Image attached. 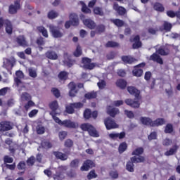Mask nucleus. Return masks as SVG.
<instances>
[{"mask_svg":"<svg viewBox=\"0 0 180 180\" xmlns=\"http://www.w3.org/2000/svg\"><path fill=\"white\" fill-rule=\"evenodd\" d=\"M126 150H127V143L126 142H122L118 147L120 154H123Z\"/></svg>","mask_w":180,"mask_h":180,"instance_id":"58836bf2","label":"nucleus"},{"mask_svg":"<svg viewBox=\"0 0 180 180\" xmlns=\"http://www.w3.org/2000/svg\"><path fill=\"white\" fill-rule=\"evenodd\" d=\"M62 126L68 127V129H77V124H75V122L70 120H63L62 122Z\"/></svg>","mask_w":180,"mask_h":180,"instance_id":"412c9836","label":"nucleus"},{"mask_svg":"<svg viewBox=\"0 0 180 180\" xmlns=\"http://www.w3.org/2000/svg\"><path fill=\"white\" fill-rule=\"evenodd\" d=\"M110 22L117 27H123L124 26V21L119 18L112 19Z\"/></svg>","mask_w":180,"mask_h":180,"instance_id":"bb28decb","label":"nucleus"},{"mask_svg":"<svg viewBox=\"0 0 180 180\" xmlns=\"http://www.w3.org/2000/svg\"><path fill=\"white\" fill-rule=\"evenodd\" d=\"M172 131H174V127L172 124H167L165 129V133L171 134Z\"/></svg>","mask_w":180,"mask_h":180,"instance_id":"5fc2aeb1","label":"nucleus"},{"mask_svg":"<svg viewBox=\"0 0 180 180\" xmlns=\"http://www.w3.org/2000/svg\"><path fill=\"white\" fill-rule=\"evenodd\" d=\"M148 139L150 141H151V140H157V132H151L150 135H148Z\"/></svg>","mask_w":180,"mask_h":180,"instance_id":"774afa93","label":"nucleus"},{"mask_svg":"<svg viewBox=\"0 0 180 180\" xmlns=\"http://www.w3.org/2000/svg\"><path fill=\"white\" fill-rule=\"evenodd\" d=\"M37 30L39 33H41L44 37H46V38L49 37V32H47V30L44 27L39 26L37 27Z\"/></svg>","mask_w":180,"mask_h":180,"instance_id":"e433bc0d","label":"nucleus"},{"mask_svg":"<svg viewBox=\"0 0 180 180\" xmlns=\"http://www.w3.org/2000/svg\"><path fill=\"white\" fill-rule=\"evenodd\" d=\"M130 159L134 164H139V162H144L146 161V158L143 156H139V158L133 156Z\"/></svg>","mask_w":180,"mask_h":180,"instance_id":"f704fd0d","label":"nucleus"},{"mask_svg":"<svg viewBox=\"0 0 180 180\" xmlns=\"http://www.w3.org/2000/svg\"><path fill=\"white\" fill-rule=\"evenodd\" d=\"M95 178H98V174L95 172V169H93L89 172L87 174V179L91 180Z\"/></svg>","mask_w":180,"mask_h":180,"instance_id":"8fccbe9b","label":"nucleus"},{"mask_svg":"<svg viewBox=\"0 0 180 180\" xmlns=\"http://www.w3.org/2000/svg\"><path fill=\"white\" fill-rule=\"evenodd\" d=\"M69 19L70 20L66 21L65 23V29H70L71 27V25L72 26H78L79 25V20L78 19V15L75 13H71L69 15Z\"/></svg>","mask_w":180,"mask_h":180,"instance_id":"20e7f679","label":"nucleus"},{"mask_svg":"<svg viewBox=\"0 0 180 180\" xmlns=\"http://www.w3.org/2000/svg\"><path fill=\"white\" fill-rule=\"evenodd\" d=\"M34 106H36V103H34L33 101L30 100L27 102V103L25 104L24 108L26 112H28L31 108H34Z\"/></svg>","mask_w":180,"mask_h":180,"instance_id":"4c0bfd02","label":"nucleus"},{"mask_svg":"<svg viewBox=\"0 0 180 180\" xmlns=\"http://www.w3.org/2000/svg\"><path fill=\"white\" fill-rule=\"evenodd\" d=\"M158 53L160 56H168V54H169V49L167 46L160 47L158 50Z\"/></svg>","mask_w":180,"mask_h":180,"instance_id":"a878e982","label":"nucleus"},{"mask_svg":"<svg viewBox=\"0 0 180 180\" xmlns=\"http://www.w3.org/2000/svg\"><path fill=\"white\" fill-rule=\"evenodd\" d=\"M97 86L99 89H105V86H106V82L105 80H101L97 83Z\"/></svg>","mask_w":180,"mask_h":180,"instance_id":"338daca9","label":"nucleus"},{"mask_svg":"<svg viewBox=\"0 0 180 180\" xmlns=\"http://www.w3.org/2000/svg\"><path fill=\"white\" fill-rule=\"evenodd\" d=\"M78 167H79V159H75L70 162V168H78Z\"/></svg>","mask_w":180,"mask_h":180,"instance_id":"49530a36","label":"nucleus"},{"mask_svg":"<svg viewBox=\"0 0 180 180\" xmlns=\"http://www.w3.org/2000/svg\"><path fill=\"white\" fill-rule=\"evenodd\" d=\"M72 105L74 109H81V108H84V103L81 102L72 103Z\"/></svg>","mask_w":180,"mask_h":180,"instance_id":"69168bd1","label":"nucleus"},{"mask_svg":"<svg viewBox=\"0 0 180 180\" xmlns=\"http://www.w3.org/2000/svg\"><path fill=\"white\" fill-rule=\"evenodd\" d=\"M83 68L84 70H94L95 68V63H91L92 60L89 58H83L82 59Z\"/></svg>","mask_w":180,"mask_h":180,"instance_id":"9d476101","label":"nucleus"},{"mask_svg":"<svg viewBox=\"0 0 180 180\" xmlns=\"http://www.w3.org/2000/svg\"><path fill=\"white\" fill-rule=\"evenodd\" d=\"M80 128L83 131H88L89 136L91 137H99V134L96 131V129L89 123L82 124Z\"/></svg>","mask_w":180,"mask_h":180,"instance_id":"7ed1b4c3","label":"nucleus"},{"mask_svg":"<svg viewBox=\"0 0 180 180\" xmlns=\"http://www.w3.org/2000/svg\"><path fill=\"white\" fill-rule=\"evenodd\" d=\"M93 12L94 15H98V16H104L105 15L103 10H102V8L101 7H95L93 10Z\"/></svg>","mask_w":180,"mask_h":180,"instance_id":"a19ab883","label":"nucleus"},{"mask_svg":"<svg viewBox=\"0 0 180 180\" xmlns=\"http://www.w3.org/2000/svg\"><path fill=\"white\" fill-rule=\"evenodd\" d=\"M68 75L70 74L67 71H60L59 74L58 75V77L59 79L60 82H65L67 79H68Z\"/></svg>","mask_w":180,"mask_h":180,"instance_id":"5701e85b","label":"nucleus"},{"mask_svg":"<svg viewBox=\"0 0 180 180\" xmlns=\"http://www.w3.org/2000/svg\"><path fill=\"white\" fill-rule=\"evenodd\" d=\"M176 151H178V146L174 145L169 150L165 153V155H166V157H169V155H174V154H175Z\"/></svg>","mask_w":180,"mask_h":180,"instance_id":"7c9ffc66","label":"nucleus"},{"mask_svg":"<svg viewBox=\"0 0 180 180\" xmlns=\"http://www.w3.org/2000/svg\"><path fill=\"white\" fill-rule=\"evenodd\" d=\"M104 124L107 130H113V129H117V127H119L116 122L110 117H107L104 120Z\"/></svg>","mask_w":180,"mask_h":180,"instance_id":"423d86ee","label":"nucleus"},{"mask_svg":"<svg viewBox=\"0 0 180 180\" xmlns=\"http://www.w3.org/2000/svg\"><path fill=\"white\" fill-rule=\"evenodd\" d=\"M57 115H58V113L56 112L53 114H51V116H52V119H53L56 123H58V124H59L60 126H63V121H61V120H60V118L57 117Z\"/></svg>","mask_w":180,"mask_h":180,"instance_id":"a18cd8bd","label":"nucleus"},{"mask_svg":"<svg viewBox=\"0 0 180 180\" xmlns=\"http://www.w3.org/2000/svg\"><path fill=\"white\" fill-rule=\"evenodd\" d=\"M150 60L154 61V63H158V64H160V65H162V64H164V60H162V57L156 53H153L150 56Z\"/></svg>","mask_w":180,"mask_h":180,"instance_id":"aec40b11","label":"nucleus"},{"mask_svg":"<svg viewBox=\"0 0 180 180\" xmlns=\"http://www.w3.org/2000/svg\"><path fill=\"white\" fill-rule=\"evenodd\" d=\"M153 9L155 11H157V12H164V11H165V8L164 7V6L159 2H156L154 4Z\"/></svg>","mask_w":180,"mask_h":180,"instance_id":"473e14b6","label":"nucleus"},{"mask_svg":"<svg viewBox=\"0 0 180 180\" xmlns=\"http://www.w3.org/2000/svg\"><path fill=\"white\" fill-rule=\"evenodd\" d=\"M34 156H31L27 160V164L30 167H33L34 165Z\"/></svg>","mask_w":180,"mask_h":180,"instance_id":"680f3d73","label":"nucleus"},{"mask_svg":"<svg viewBox=\"0 0 180 180\" xmlns=\"http://www.w3.org/2000/svg\"><path fill=\"white\" fill-rule=\"evenodd\" d=\"M126 169L128 172H133L134 171V163L131 161V159L127 162Z\"/></svg>","mask_w":180,"mask_h":180,"instance_id":"c9c22d12","label":"nucleus"},{"mask_svg":"<svg viewBox=\"0 0 180 180\" xmlns=\"http://www.w3.org/2000/svg\"><path fill=\"white\" fill-rule=\"evenodd\" d=\"M50 32L55 39H60V37H63L64 36V34L60 31V28L56 26H51L50 27Z\"/></svg>","mask_w":180,"mask_h":180,"instance_id":"9b49d317","label":"nucleus"},{"mask_svg":"<svg viewBox=\"0 0 180 180\" xmlns=\"http://www.w3.org/2000/svg\"><path fill=\"white\" fill-rule=\"evenodd\" d=\"M113 9L114 11H116V12H117L118 15H120V16H123V15H125L127 12L126 8H124L123 6H119L117 3H114Z\"/></svg>","mask_w":180,"mask_h":180,"instance_id":"6ab92c4d","label":"nucleus"},{"mask_svg":"<svg viewBox=\"0 0 180 180\" xmlns=\"http://www.w3.org/2000/svg\"><path fill=\"white\" fill-rule=\"evenodd\" d=\"M63 65L68 67V68H71L75 64V60L72 59L71 56L68 53L63 54Z\"/></svg>","mask_w":180,"mask_h":180,"instance_id":"0eeeda50","label":"nucleus"},{"mask_svg":"<svg viewBox=\"0 0 180 180\" xmlns=\"http://www.w3.org/2000/svg\"><path fill=\"white\" fill-rule=\"evenodd\" d=\"M15 64H16V59L12 57L11 58V59H6V62L4 63V65L6 68H12L13 67H15Z\"/></svg>","mask_w":180,"mask_h":180,"instance_id":"4be33fe9","label":"nucleus"},{"mask_svg":"<svg viewBox=\"0 0 180 180\" xmlns=\"http://www.w3.org/2000/svg\"><path fill=\"white\" fill-rule=\"evenodd\" d=\"M98 96V93L96 91H90L84 94V98L88 100L91 99H96V97Z\"/></svg>","mask_w":180,"mask_h":180,"instance_id":"2f4dec72","label":"nucleus"},{"mask_svg":"<svg viewBox=\"0 0 180 180\" xmlns=\"http://www.w3.org/2000/svg\"><path fill=\"white\" fill-rule=\"evenodd\" d=\"M67 136H68V133L65 131H60L58 134L59 139L61 141H63V140H65Z\"/></svg>","mask_w":180,"mask_h":180,"instance_id":"bf43d9fd","label":"nucleus"},{"mask_svg":"<svg viewBox=\"0 0 180 180\" xmlns=\"http://www.w3.org/2000/svg\"><path fill=\"white\" fill-rule=\"evenodd\" d=\"M122 60L125 63V64H133L136 59L131 56H124L122 57Z\"/></svg>","mask_w":180,"mask_h":180,"instance_id":"72a5a7b5","label":"nucleus"},{"mask_svg":"<svg viewBox=\"0 0 180 180\" xmlns=\"http://www.w3.org/2000/svg\"><path fill=\"white\" fill-rule=\"evenodd\" d=\"M83 23L89 29H95V27H96V23L91 19H85Z\"/></svg>","mask_w":180,"mask_h":180,"instance_id":"b1692460","label":"nucleus"},{"mask_svg":"<svg viewBox=\"0 0 180 180\" xmlns=\"http://www.w3.org/2000/svg\"><path fill=\"white\" fill-rule=\"evenodd\" d=\"M140 121L144 126H150V127H158L159 126L165 124V119L164 118H157L153 121L150 117H141Z\"/></svg>","mask_w":180,"mask_h":180,"instance_id":"f03ea898","label":"nucleus"},{"mask_svg":"<svg viewBox=\"0 0 180 180\" xmlns=\"http://www.w3.org/2000/svg\"><path fill=\"white\" fill-rule=\"evenodd\" d=\"M131 43H134L132 44V48L134 50H136L137 49H140L141 46H143V44L140 41V35H136L134 38H130Z\"/></svg>","mask_w":180,"mask_h":180,"instance_id":"f8f14e48","label":"nucleus"},{"mask_svg":"<svg viewBox=\"0 0 180 180\" xmlns=\"http://www.w3.org/2000/svg\"><path fill=\"white\" fill-rule=\"evenodd\" d=\"M143 153H144V148H143L142 147H139L136 149H135L131 155H141V154H143Z\"/></svg>","mask_w":180,"mask_h":180,"instance_id":"09e8293b","label":"nucleus"},{"mask_svg":"<svg viewBox=\"0 0 180 180\" xmlns=\"http://www.w3.org/2000/svg\"><path fill=\"white\" fill-rule=\"evenodd\" d=\"M13 127L9 121H1L0 122V131H9L12 130Z\"/></svg>","mask_w":180,"mask_h":180,"instance_id":"2eb2a0df","label":"nucleus"},{"mask_svg":"<svg viewBox=\"0 0 180 180\" xmlns=\"http://www.w3.org/2000/svg\"><path fill=\"white\" fill-rule=\"evenodd\" d=\"M21 98L29 102V101H32V96L27 92H24L21 94Z\"/></svg>","mask_w":180,"mask_h":180,"instance_id":"6e6d98bb","label":"nucleus"},{"mask_svg":"<svg viewBox=\"0 0 180 180\" xmlns=\"http://www.w3.org/2000/svg\"><path fill=\"white\" fill-rule=\"evenodd\" d=\"M82 12H83V13H91L92 11L90 10L89 8H88V6H86V4H85V3H83L82 7Z\"/></svg>","mask_w":180,"mask_h":180,"instance_id":"052dcab7","label":"nucleus"},{"mask_svg":"<svg viewBox=\"0 0 180 180\" xmlns=\"http://www.w3.org/2000/svg\"><path fill=\"white\" fill-rule=\"evenodd\" d=\"M105 47L107 48H111V49H115V47H119V43L113 41H108L105 44Z\"/></svg>","mask_w":180,"mask_h":180,"instance_id":"c03bdc74","label":"nucleus"},{"mask_svg":"<svg viewBox=\"0 0 180 180\" xmlns=\"http://www.w3.org/2000/svg\"><path fill=\"white\" fill-rule=\"evenodd\" d=\"M5 25L6 33H7L8 34H12V33H13V26L12 25V22L7 20L5 21Z\"/></svg>","mask_w":180,"mask_h":180,"instance_id":"393cba45","label":"nucleus"},{"mask_svg":"<svg viewBox=\"0 0 180 180\" xmlns=\"http://www.w3.org/2000/svg\"><path fill=\"white\" fill-rule=\"evenodd\" d=\"M70 151L66 152V153H63L60 151L53 152V155L58 160H60V161H67L68 160V155H70Z\"/></svg>","mask_w":180,"mask_h":180,"instance_id":"dca6fc26","label":"nucleus"},{"mask_svg":"<svg viewBox=\"0 0 180 180\" xmlns=\"http://www.w3.org/2000/svg\"><path fill=\"white\" fill-rule=\"evenodd\" d=\"M95 167V162L91 160H86L84 162L83 165L80 167L81 171H89L90 168Z\"/></svg>","mask_w":180,"mask_h":180,"instance_id":"4468645a","label":"nucleus"},{"mask_svg":"<svg viewBox=\"0 0 180 180\" xmlns=\"http://www.w3.org/2000/svg\"><path fill=\"white\" fill-rule=\"evenodd\" d=\"M45 56L49 60H57V58H58V56L57 55V53H56V52H54L53 51H48L45 53Z\"/></svg>","mask_w":180,"mask_h":180,"instance_id":"cd10ccee","label":"nucleus"},{"mask_svg":"<svg viewBox=\"0 0 180 180\" xmlns=\"http://www.w3.org/2000/svg\"><path fill=\"white\" fill-rule=\"evenodd\" d=\"M49 106L51 110V112H50V115L57 113V110H58V108H60V106L58 105V101H57V100H55V101L51 102L49 104Z\"/></svg>","mask_w":180,"mask_h":180,"instance_id":"a211bd4d","label":"nucleus"},{"mask_svg":"<svg viewBox=\"0 0 180 180\" xmlns=\"http://www.w3.org/2000/svg\"><path fill=\"white\" fill-rule=\"evenodd\" d=\"M105 25H98L96 28V32L97 33H99V34H101V33H103L105 30Z\"/></svg>","mask_w":180,"mask_h":180,"instance_id":"4d7b16f0","label":"nucleus"},{"mask_svg":"<svg viewBox=\"0 0 180 180\" xmlns=\"http://www.w3.org/2000/svg\"><path fill=\"white\" fill-rule=\"evenodd\" d=\"M15 41L20 47H29V44L24 35H20L15 38Z\"/></svg>","mask_w":180,"mask_h":180,"instance_id":"ddd939ff","label":"nucleus"},{"mask_svg":"<svg viewBox=\"0 0 180 180\" xmlns=\"http://www.w3.org/2000/svg\"><path fill=\"white\" fill-rule=\"evenodd\" d=\"M64 171H67V167L65 166L59 167L58 169L56 172V174L53 175V179L54 180L64 179Z\"/></svg>","mask_w":180,"mask_h":180,"instance_id":"6e6552de","label":"nucleus"},{"mask_svg":"<svg viewBox=\"0 0 180 180\" xmlns=\"http://www.w3.org/2000/svg\"><path fill=\"white\" fill-rule=\"evenodd\" d=\"M75 57H80L82 56V49H81V46L77 45L76 50L73 53Z\"/></svg>","mask_w":180,"mask_h":180,"instance_id":"3c124183","label":"nucleus"},{"mask_svg":"<svg viewBox=\"0 0 180 180\" xmlns=\"http://www.w3.org/2000/svg\"><path fill=\"white\" fill-rule=\"evenodd\" d=\"M51 91L55 98H60L61 96V93L58 89L53 87Z\"/></svg>","mask_w":180,"mask_h":180,"instance_id":"603ef678","label":"nucleus"},{"mask_svg":"<svg viewBox=\"0 0 180 180\" xmlns=\"http://www.w3.org/2000/svg\"><path fill=\"white\" fill-rule=\"evenodd\" d=\"M163 28L164 30H160V32H164V30L166 32H171V29H172V24L165 21L163 24Z\"/></svg>","mask_w":180,"mask_h":180,"instance_id":"79ce46f5","label":"nucleus"},{"mask_svg":"<svg viewBox=\"0 0 180 180\" xmlns=\"http://www.w3.org/2000/svg\"><path fill=\"white\" fill-rule=\"evenodd\" d=\"M58 16V13L51 10L48 13V18L49 19H56Z\"/></svg>","mask_w":180,"mask_h":180,"instance_id":"864d4df0","label":"nucleus"},{"mask_svg":"<svg viewBox=\"0 0 180 180\" xmlns=\"http://www.w3.org/2000/svg\"><path fill=\"white\" fill-rule=\"evenodd\" d=\"M20 9V0H15L14 4H11L8 8V12L11 15L18 13V11Z\"/></svg>","mask_w":180,"mask_h":180,"instance_id":"1a4fd4ad","label":"nucleus"},{"mask_svg":"<svg viewBox=\"0 0 180 180\" xmlns=\"http://www.w3.org/2000/svg\"><path fill=\"white\" fill-rule=\"evenodd\" d=\"M107 113L111 116V117H115L117 113H119V109L112 108L110 110H108Z\"/></svg>","mask_w":180,"mask_h":180,"instance_id":"37998d69","label":"nucleus"},{"mask_svg":"<svg viewBox=\"0 0 180 180\" xmlns=\"http://www.w3.org/2000/svg\"><path fill=\"white\" fill-rule=\"evenodd\" d=\"M128 92L135 96L134 100L131 98H127L124 102L128 106L131 108H134V109H137L140 108V102L138 101L140 99V91L134 86H128L127 87Z\"/></svg>","mask_w":180,"mask_h":180,"instance_id":"f257e3e1","label":"nucleus"},{"mask_svg":"<svg viewBox=\"0 0 180 180\" xmlns=\"http://www.w3.org/2000/svg\"><path fill=\"white\" fill-rule=\"evenodd\" d=\"M69 85H72L70 87V91H69V95L72 98H74L77 94L78 93V91H77V86L74 83H70Z\"/></svg>","mask_w":180,"mask_h":180,"instance_id":"c85d7f7f","label":"nucleus"},{"mask_svg":"<svg viewBox=\"0 0 180 180\" xmlns=\"http://www.w3.org/2000/svg\"><path fill=\"white\" fill-rule=\"evenodd\" d=\"M74 146V141L71 139H67L65 141V147H67L68 148H71Z\"/></svg>","mask_w":180,"mask_h":180,"instance_id":"0e129e2a","label":"nucleus"},{"mask_svg":"<svg viewBox=\"0 0 180 180\" xmlns=\"http://www.w3.org/2000/svg\"><path fill=\"white\" fill-rule=\"evenodd\" d=\"M65 112H67L69 115H72L75 112L74 108V105L72 103H70L69 105H67L65 108Z\"/></svg>","mask_w":180,"mask_h":180,"instance_id":"de8ad7c7","label":"nucleus"},{"mask_svg":"<svg viewBox=\"0 0 180 180\" xmlns=\"http://www.w3.org/2000/svg\"><path fill=\"white\" fill-rule=\"evenodd\" d=\"M116 85L121 89H124L127 86V82L123 79H120L116 82Z\"/></svg>","mask_w":180,"mask_h":180,"instance_id":"c756f323","label":"nucleus"},{"mask_svg":"<svg viewBox=\"0 0 180 180\" xmlns=\"http://www.w3.org/2000/svg\"><path fill=\"white\" fill-rule=\"evenodd\" d=\"M17 168L19 171H22V174H25V171H26V162L25 161H20L18 164Z\"/></svg>","mask_w":180,"mask_h":180,"instance_id":"ea45409f","label":"nucleus"},{"mask_svg":"<svg viewBox=\"0 0 180 180\" xmlns=\"http://www.w3.org/2000/svg\"><path fill=\"white\" fill-rule=\"evenodd\" d=\"M146 67V63L142 62L135 66H134V69L132 70V75L134 77H136V78H140V77L143 76V68Z\"/></svg>","mask_w":180,"mask_h":180,"instance_id":"39448f33","label":"nucleus"},{"mask_svg":"<svg viewBox=\"0 0 180 180\" xmlns=\"http://www.w3.org/2000/svg\"><path fill=\"white\" fill-rule=\"evenodd\" d=\"M84 119H91L92 117V111L89 109H86L84 112Z\"/></svg>","mask_w":180,"mask_h":180,"instance_id":"13d9d810","label":"nucleus"},{"mask_svg":"<svg viewBox=\"0 0 180 180\" xmlns=\"http://www.w3.org/2000/svg\"><path fill=\"white\" fill-rule=\"evenodd\" d=\"M110 139L112 140H122V139H124L126 137V132L122 131L120 133H110L109 134Z\"/></svg>","mask_w":180,"mask_h":180,"instance_id":"f3484780","label":"nucleus"},{"mask_svg":"<svg viewBox=\"0 0 180 180\" xmlns=\"http://www.w3.org/2000/svg\"><path fill=\"white\" fill-rule=\"evenodd\" d=\"M4 164H12L13 162V158L8 155H5L4 158Z\"/></svg>","mask_w":180,"mask_h":180,"instance_id":"e2e57ef3","label":"nucleus"}]
</instances>
